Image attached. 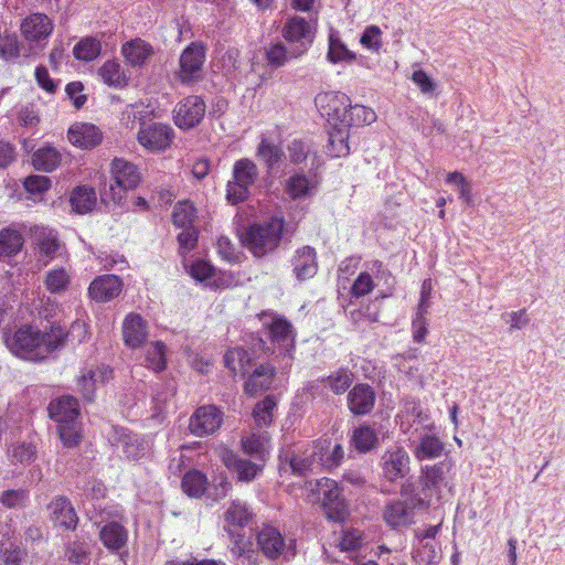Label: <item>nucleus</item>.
Returning a JSON list of instances; mask_svg holds the SVG:
<instances>
[{
  "label": "nucleus",
  "mask_w": 565,
  "mask_h": 565,
  "mask_svg": "<svg viewBox=\"0 0 565 565\" xmlns=\"http://www.w3.org/2000/svg\"><path fill=\"white\" fill-rule=\"evenodd\" d=\"M363 541L364 537L361 531L348 530L342 533L339 547L344 552L355 551L362 546Z\"/></svg>",
  "instance_id": "62"
},
{
  "label": "nucleus",
  "mask_w": 565,
  "mask_h": 565,
  "mask_svg": "<svg viewBox=\"0 0 565 565\" xmlns=\"http://www.w3.org/2000/svg\"><path fill=\"white\" fill-rule=\"evenodd\" d=\"M223 413L213 405L199 407L190 417L189 429L199 437L214 434L222 425Z\"/></svg>",
  "instance_id": "14"
},
{
  "label": "nucleus",
  "mask_w": 565,
  "mask_h": 565,
  "mask_svg": "<svg viewBox=\"0 0 565 565\" xmlns=\"http://www.w3.org/2000/svg\"><path fill=\"white\" fill-rule=\"evenodd\" d=\"M375 288V282L371 274L367 271H362L354 279L351 288L350 295L354 298H361L369 294H371Z\"/></svg>",
  "instance_id": "56"
},
{
  "label": "nucleus",
  "mask_w": 565,
  "mask_h": 565,
  "mask_svg": "<svg viewBox=\"0 0 565 565\" xmlns=\"http://www.w3.org/2000/svg\"><path fill=\"white\" fill-rule=\"evenodd\" d=\"M148 338L147 322L143 318L135 312L126 316L122 322L124 343L131 348H140Z\"/></svg>",
  "instance_id": "23"
},
{
  "label": "nucleus",
  "mask_w": 565,
  "mask_h": 565,
  "mask_svg": "<svg viewBox=\"0 0 565 565\" xmlns=\"http://www.w3.org/2000/svg\"><path fill=\"white\" fill-rule=\"evenodd\" d=\"M254 513L246 502L234 500L223 514L224 531L244 530L253 520Z\"/></svg>",
  "instance_id": "26"
},
{
  "label": "nucleus",
  "mask_w": 565,
  "mask_h": 565,
  "mask_svg": "<svg viewBox=\"0 0 565 565\" xmlns=\"http://www.w3.org/2000/svg\"><path fill=\"white\" fill-rule=\"evenodd\" d=\"M328 57L332 63L350 62L355 60V54L340 39L330 36Z\"/></svg>",
  "instance_id": "55"
},
{
  "label": "nucleus",
  "mask_w": 565,
  "mask_h": 565,
  "mask_svg": "<svg viewBox=\"0 0 565 565\" xmlns=\"http://www.w3.org/2000/svg\"><path fill=\"white\" fill-rule=\"evenodd\" d=\"M147 367L154 372L163 371L167 366L166 345L161 341L153 342L147 350L146 354Z\"/></svg>",
  "instance_id": "52"
},
{
  "label": "nucleus",
  "mask_w": 565,
  "mask_h": 565,
  "mask_svg": "<svg viewBox=\"0 0 565 565\" xmlns=\"http://www.w3.org/2000/svg\"><path fill=\"white\" fill-rule=\"evenodd\" d=\"M452 467L454 462L451 460L422 467L419 483L423 490L439 492L441 487L446 486V475Z\"/></svg>",
  "instance_id": "22"
},
{
  "label": "nucleus",
  "mask_w": 565,
  "mask_h": 565,
  "mask_svg": "<svg viewBox=\"0 0 565 565\" xmlns=\"http://www.w3.org/2000/svg\"><path fill=\"white\" fill-rule=\"evenodd\" d=\"M377 116L371 107L363 105H352L348 109L345 119H342V126L347 129L350 127H362L371 125L376 120Z\"/></svg>",
  "instance_id": "41"
},
{
  "label": "nucleus",
  "mask_w": 565,
  "mask_h": 565,
  "mask_svg": "<svg viewBox=\"0 0 565 565\" xmlns=\"http://www.w3.org/2000/svg\"><path fill=\"white\" fill-rule=\"evenodd\" d=\"M313 183L303 173L291 174L285 183V192L292 200L307 198L312 194Z\"/></svg>",
  "instance_id": "42"
},
{
  "label": "nucleus",
  "mask_w": 565,
  "mask_h": 565,
  "mask_svg": "<svg viewBox=\"0 0 565 565\" xmlns=\"http://www.w3.org/2000/svg\"><path fill=\"white\" fill-rule=\"evenodd\" d=\"M270 317V322L265 323L269 341L286 352H291L296 347L297 332L291 322L284 316L262 312L259 319Z\"/></svg>",
  "instance_id": "10"
},
{
  "label": "nucleus",
  "mask_w": 565,
  "mask_h": 565,
  "mask_svg": "<svg viewBox=\"0 0 565 565\" xmlns=\"http://www.w3.org/2000/svg\"><path fill=\"white\" fill-rule=\"evenodd\" d=\"M280 35L296 54L303 56L316 38V23L302 17L292 15L284 23Z\"/></svg>",
  "instance_id": "6"
},
{
  "label": "nucleus",
  "mask_w": 565,
  "mask_h": 565,
  "mask_svg": "<svg viewBox=\"0 0 565 565\" xmlns=\"http://www.w3.org/2000/svg\"><path fill=\"white\" fill-rule=\"evenodd\" d=\"M315 104L331 126H342V119L347 117L351 99L341 92H323L316 96Z\"/></svg>",
  "instance_id": "9"
},
{
  "label": "nucleus",
  "mask_w": 565,
  "mask_h": 565,
  "mask_svg": "<svg viewBox=\"0 0 565 565\" xmlns=\"http://www.w3.org/2000/svg\"><path fill=\"white\" fill-rule=\"evenodd\" d=\"M54 31V21L42 12H32L22 19L20 32L30 47H45Z\"/></svg>",
  "instance_id": "8"
},
{
  "label": "nucleus",
  "mask_w": 565,
  "mask_h": 565,
  "mask_svg": "<svg viewBox=\"0 0 565 565\" xmlns=\"http://www.w3.org/2000/svg\"><path fill=\"white\" fill-rule=\"evenodd\" d=\"M196 216V209L195 206L185 201V202H178L174 205L173 212H172V222L177 227L181 228H189L194 227L193 222Z\"/></svg>",
  "instance_id": "50"
},
{
  "label": "nucleus",
  "mask_w": 565,
  "mask_h": 565,
  "mask_svg": "<svg viewBox=\"0 0 565 565\" xmlns=\"http://www.w3.org/2000/svg\"><path fill=\"white\" fill-rule=\"evenodd\" d=\"M207 484V477L198 469L186 471L181 481L182 491L191 498H201L205 493Z\"/></svg>",
  "instance_id": "38"
},
{
  "label": "nucleus",
  "mask_w": 565,
  "mask_h": 565,
  "mask_svg": "<svg viewBox=\"0 0 565 565\" xmlns=\"http://www.w3.org/2000/svg\"><path fill=\"white\" fill-rule=\"evenodd\" d=\"M49 416L58 424L71 423L78 418L79 406L75 397L64 395L53 399L47 406Z\"/></svg>",
  "instance_id": "25"
},
{
  "label": "nucleus",
  "mask_w": 565,
  "mask_h": 565,
  "mask_svg": "<svg viewBox=\"0 0 565 565\" xmlns=\"http://www.w3.org/2000/svg\"><path fill=\"white\" fill-rule=\"evenodd\" d=\"M354 373L345 366H341L338 370L331 372L329 375L321 379V383L324 384L334 395H342L354 382Z\"/></svg>",
  "instance_id": "35"
},
{
  "label": "nucleus",
  "mask_w": 565,
  "mask_h": 565,
  "mask_svg": "<svg viewBox=\"0 0 565 565\" xmlns=\"http://www.w3.org/2000/svg\"><path fill=\"white\" fill-rule=\"evenodd\" d=\"M62 332L51 324L43 331L30 323L22 324L11 335L6 338V344L17 356L42 362L50 354L58 351L62 341Z\"/></svg>",
  "instance_id": "1"
},
{
  "label": "nucleus",
  "mask_w": 565,
  "mask_h": 565,
  "mask_svg": "<svg viewBox=\"0 0 565 565\" xmlns=\"http://www.w3.org/2000/svg\"><path fill=\"white\" fill-rule=\"evenodd\" d=\"M99 540L104 547L111 554L120 555V558L128 556V552L126 550L129 533L128 530L117 521H110L106 523L99 530Z\"/></svg>",
  "instance_id": "17"
},
{
  "label": "nucleus",
  "mask_w": 565,
  "mask_h": 565,
  "mask_svg": "<svg viewBox=\"0 0 565 565\" xmlns=\"http://www.w3.org/2000/svg\"><path fill=\"white\" fill-rule=\"evenodd\" d=\"M70 202L76 213L85 214L95 206L96 192L89 186H77L72 191Z\"/></svg>",
  "instance_id": "44"
},
{
  "label": "nucleus",
  "mask_w": 565,
  "mask_h": 565,
  "mask_svg": "<svg viewBox=\"0 0 565 565\" xmlns=\"http://www.w3.org/2000/svg\"><path fill=\"white\" fill-rule=\"evenodd\" d=\"M71 282V277L64 268H54L46 273L44 285L51 294L65 291Z\"/></svg>",
  "instance_id": "51"
},
{
  "label": "nucleus",
  "mask_w": 565,
  "mask_h": 565,
  "mask_svg": "<svg viewBox=\"0 0 565 565\" xmlns=\"http://www.w3.org/2000/svg\"><path fill=\"white\" fill-rule=\"evenodd\" d=\"M8 458L13 466H29L36 459V447L31 443H14L8 450Z\"/></svg>",
  "instance_id": "46"
},
{
  "label": "nucleus",
  "mask_w": 565,
  "mask_h": 565,
  "mask_svg": "<svg viewBox=\"0 0 565 565\" xmlns=\"http://www.w3.org/2000/svg\"><path fill=\"white\" fill-rule=\"evenodd\" d=\"M104 84L115 87L122 88L128 85V77L121 68V65L115 60L106 61L98 70Z\"/></svg>",
  "instance_id": "39"
},
{
  "label": "nucleus",
  "mask_w": 565,
  "mask_h": 565,
  "mask_svg": "<svg viewBox=\"0 0 565 565\" xmlns=\"http://www.w3.org/2000/svg\"><path fill=\"white\" fill-rule=\"evenodd\" d=\"M205 102L196 95H190L180 100L173 109L174 124L188 130L196 127L205 115Z\"/></svg>",
  "instance_id": "12"
},
{
  "label": "nucleus",
  "mask_w": 565,
  "mask_h": 565,
  "mask_svg": "<svg viewBox=\"0 0 565 565\" xmlns=\"http://www.w3.org/2000/svg\"><path fill=\"white\" fill-rule=\"evenodd\" d=\"M122 290V280L113 274L96 277L88 287L89 297L98 302H107L118 297Z\"/></svg>",
  "instance_id": "20"
},
{
  "label": "nucleus",
  "mask_w": 565,
  "mask_h": 565,
  "mask_svg": "<svg viewBox=\"0 0 565 565\" xmlns=\"http://www.w3.org/2000/svg\"><path fill=\"white\" fill-rule=\"evenodd\" d=\"M351 443L359 452H367L376 447L379 436L374 428L364 424L353 430Z\"/></svg>",
  "instance_id": "43"
},
{
  "label": "nucleus",
  "mask_w": 565,
  "mask_h": 565,
  "mask_svg": "<svg viewBox=\"0 0 565 565\" xmlns=\"http://www.w3.org/2000/svg\"><path fill=\"white\" fill-rule=\"evenodd\" d=\"M102 52V43L97 38H82L73 47V55L76 60L92 62L96 60Z\"/></svg>",
  "instance_id": "45"
},
{
  "label": "nucleus",
  "mask_w": 565,
  "mask_h": 565,
  "mask_svg": "<svg viewBox=\"0 0 565 565\" xmlns=\"http://www.w3.org/2000/svg\"><path fill=\"white\" fill-rule=\"evenodd\" d=\"M360 43L372 52H380L383 45L381 29L374 24L366 26L361 35Z\"/></svg>",
  "instance_id": "57"
},
{
  "label": "nucleus",
  "mask_w": 565,
  "mask_h": 565,
  "mask_svg": "<svg viewBox=\"0 0 565 565\" xmlns=\"http://www.w3.org/2000/svg\"><path fill=\"white\" fill-rule=\"evenodd\" d=\"M206 58V49L201 42H191L179 57V67L174 77L186 86H192L203 78V65Z\"/></svg>",
  "instance_id": "7"
},
{
  "label": "nucleus",
  "mask_w": 565,
  "mask_h": 565,
  "mask_svg": "<svg viewBox=\"0 0 565 565\" xmlns=\"http://www.w3.org/2000/svg\"><path fill=\"white\" fill-rule=\"evenodd\" d=\"M23 245L24 237L19 230L8 226L0 231V259L15 256Z\"/></svg>",
  "instance_id": "36"
},
{
  "label": "nucleus",
  "mask_w": 565,
  "mask_h": 565,
  "mask_svg": "<svg viewBox=\"0 0 565 565\" xmlns=\"http://www.w3.org/2000/svg\"><path fill=\"white\" fill-rule=\"evenodd\" d=\"M216 454L224 466L237 475L238 481L250 482L263 469L260 465L239 458L232 449L225 446L217 447Z\"/></svg>",
  "instance_id": "15"
},
{
  "label": "nucleus",
  "mask_w": 565,
  "mask_h": 565,
  "mask_svg": "<svg viewBox=\"0 0 565 565\" xmlns=\"http://www.w3.org/2000/svg\"><path fill=\"white\" fill-rule=\"evenodd\" d=\"M153 54V46L140 38L126 42L121 46V55L126 63L132 67L146 65Z\"/></svg>",
  "instance_id": "24"
},
{
  "label": "nucleus",
  "mask_w": 565,
  "mask_h": 565,
  "mask_svg": "<svg viewBox=\"0 0 565 565\" xmlns=\"http://www.w3.org/2000/svg\"><path fill=\"white\" fill-rule=\"evenodd\" d=\"M258 177V168L248 158L237 160L233 166L232 180L226 184V199L231 204H237L248 199L250 186Z\"/></svg>",
  "instance_id": "5"
},
{
  "label": "nucleus",
  "mask_w": 565,
  "mask_h": 565,
  "mask_svg": "<svg viewBox=\"0 0 565 565\" xmlns=\"http://www.w3.org/2000/svg\"><path fill=\"white\" fill-rule=\"evenodd\" d=\"M49 519L55 527L75 531L78 524L77 513L65 495L55 497L47 505Z\"/></svg>",
  "instance_id": "16"
},
{
  "label": "nucleus",
  "mask_w": 565,
  "mask_h": 565,
  "mask_svg": "<svg viewBox=\"0 0 565 565\" xmlns=\"http://www.w3.org/2000/svg\"><path fill=\"white\" fill-rule=\"evenodd\" d=\"M256 156L264 161L268 169H273L281 161L284 151L278 145L262 137L256 150Z\"/></svg>",
  "instance_id": "47"
},
{
  "label": "nucleus",
  "mask_w": 565,
  "mask_h": 565,
  "mask_svg": "<svg viewBox=\"0 0 565 565\" xmlns=\"http://www.w3.org/2000/svg\"><path fill=\"white\" fill-rule=\"evenodd\" d=\"M289 160L292 164H301L303 163L310 153L309 146L300 140V139H294L287 147Z\"/></svg>",
  "instance_id": "61"
},
{
  "label": "nucleus",
  "mask_w": 565,
  "mask_h": 565,
  "mask_svg": "<svg viewBox=\"0 0 565 565\" xmlns=\"http://www.w3.org/2000/svg\"><path fill=\"white\" fill-rule=\"evenodd\" d=\"M446 183L456 184L459 190V198L467 204L472 203L471 186L462 173L458 171L448 173Z\"/></svg>",
  "instance_id": "59"
},
{
  "label": "nucleus",
  "mask_w": 565,
  "mask_h": 565,
  "mask_svg": "<svg viewBox=\"0 0 565 565\" xmlns=\"http://www.w3.org/2000/svg\"><path fill=\"white\" fill-rule=\"evenodd\" d=\"M267 441L268 438L266 435L250 434L249 436L242 439V450L246 455L256 456L264 460Z\"/></svg>",
  "instance_id": "53"
},
{
  "label": "nucleus",
  "mask_w": 565,
  "mask_h": 565,
  "mask_svg": "<svg viewBox=\"0 0 565 565\" xmlns=\"http://www.w3.org/2000/svg\"><path fill=\"white\" fill-rule=\"evenodd\" d=\"M253 355L244 348H232L224 354V364L233 375L245 376L252 365Z\"/></svg>",
  "instance_id": "33"
},
{
  "label": "nucleus",
  "mask_w": 565,
  "mask_h": 565,
  "mask_svg": "<svg viewBox=\"0 0 565 565\" xmlns=\"http://www.w3.org/2000/svg\"><path fill=\"white\" fill-rule=\"evenodd\" d=\"M109 199L114 204H121L126 192L135 190L141 182V173L136 164L122 158H115L110 163Z\"/></svg>",
  "instance_id": "4"
},
{
  "label": "nucleus",
  "mask_w": 565,
  "mask_h": 565,
  "mask_svg": "<svg viewBox=\"0 0 565 565\" xmlns=\"http://www.w3.org/2000/svg\"><path fill=\"white\" fill-rule=\"evenodd\" d=\"M275 374L276 369L273 365H258L245 382V393L249 396H255L259 392L268 390L273 383Z\"/></svg>",
  "instance_id": "28"
},
{
  "label": "nucleus",
  "mask_w": 565,
  "mask_h": 565,
  "mask_svg": "<svg viewBox=\"0 0 565 565\" xmlns=\"http://www.w3.org/2000/svg\"><path fill=\"white\" fill-rule=\"evenodd\" d=\"M25 556L26 552L19 546L4 547L3 544L0 545V558L4 565H21Z\"/></svg>",
  "instance_id": "63"
},
{
  "label": "nucleus",
  "mask_w": 565,
  "mask_h": 565,
  "mask_svg": "<svg viewBox=\"0 0 565 565\" xmlns=\"http://www.w3.org/2000/svg\"><path fill=\"white\" fill-rule=\"evenodd\" d=\"M51 327H56L62 332V341L58 345V350L63 349L68 341L73 343H83L87 341L89 337L88 324L83 320H75L68 329L62 326L60 322H52Z\"/></svg>",
  "instance_id": "40"
},
{
  "label": "nucleus",
  "mask_w": 565,
  "mask_h": 565,
  "mask_svg": "<svg viewBox=\"0 0 565 565\" xmlns=\"http://www.w3.org/2000/svg\"><path fill=\"white\" fill-rule=\"evenodd\" d=\"M260 552L269 559H276L286 551V540L281 532L269 524L262 526L256 536Z\"/></svg>",
  "instance_id": "19"
},
{
  "label": "nucleus",
  "mask_w": 565,
  "mask_h": 565,
  "mask_svg": "<svg viewBox=\"0 0 565 565\" xmlns=\"http://www.w3.org/2000/svg\"><path fill=\"white\" fill-rule=\"evenodd\" d=\"M308 488L320 502L328 520L342 523L349 512L338 483L330 478H321L308 483Z\"/></svg>",
  "instance_id": "3"
},
{
  "label": "nucleus",
  "mask_w": 565,
  "mask_h": 565,
  "mask_svg": "<svg viewBox=\"0 0 565 565\" xmlns=\"http://www.w3.org/2000/svg\"><path fill=\"white\" fill-rule=\"evenodd\" d=\"M328 145L326 147V152L330 158H343L349 156L350 146H349V129L344 126H332L328 131Z\"/></svg>",
  "instance_id": "30"
},
{
  "label": "nucleus",
  "mask_w": 565,
  "mask_h": 565,
  "mask_svg": "<svg viewBox=\"0 0 565 565\" xmlns=\"http://www.w3.org/2000/svg\"><path fill=\"white\" fill-rule=\"evenodd\" d=\"M294 273L298 280L312 278L318 271L317 253L313 247L298 248L292 258Z\"/></svg>",
  "instance_id": "27"
},
{
  "label": "nucleus",
  "mask_w": 565,
  "mask_h": 565,
  "mask_svg": "<svg viewBox=\"0 0 565 565\" xmlns=\"http://www.w3.org/2000/svg\"><path fill=\"white\" fill-rule=\"evenodd\" d=\"M376 393L367 383H358L349 392L347 404L349 411L355 416H365L372 413L375 406Z\"/></svg>",
  "instance_id": "18"
},
{
  "label": "nucleus",
  "mask_w": 565,
  "mask_h": 565,
  "mask_svg": "<svg viewBox=\"0 0 565 565\" xmlns=\"http://www.w3.org/2000/svg\"><path fill=\"white\" fill-rule=\"evenodd\" d=\"M284 227V220L278 217L255 222L244 228L241 242L253 256L260 258L273 253L279 246Z\"/></svg>",
  "instance_id": "2"
},
{
  "label": "nucleus",
  "mask_w": 565,
  "mask_h": 565,
  "mask_svg": "<svg viewBox=\"0 0 565 565\" xmlns=\"http://www.w3.org/2000/svg\"><path fill=\"white\" fill-rule=\"evenodd\" d=\"M70 142L81 149H93L103 140L102 130L89 122H76L67 131Z\"/></svg>",
  "instance_id": "21"
},
{
  "label": "nucleus",
  "mask_w": 565,
  "mask_h": 565,
  "mask_svg": "<svg viewBox=\"0 0 565 565\" xmlns=\"http://www.w3.org/2000/svg\"><path fill=\"white\" fill-rule=\"evenodd\" d=\"M382 476L390 482L405 478L411 470V458L402 446L387 448L381 457Z\"/></svg>",
  "instance_id": "11"
},
{
  "label": "nucleus",
  "mask_w": 565,
  "mask_h": 565,
  "mask_svg": "<svg viewBox=\"0 0 565 565\" xmlns=\"http://www.w3.org/2000/svg\"><path fill=\"white\" fill-rule=\"evenodd\" d=\"M57 433L61 441L67 448L76 447L82 438L81 429L76 420L58 424Z\"/></svg>",
  "instance_id": "54"
},
{
  "label": "nucleus",
  "mask_w": 565,
  "mask_h": 565,
  "mask_svg": "<svg viewBox=\"0 0 565 565\" xmlns=\"http://www.w3.org/2000/svg\"><path fill=\"white\" fill-rule=\"evenodd\" d=\"M383 519L393 529L407 526L412 523L413 511L404 501H393L385 505Z\"/></svg>",
  "instance_id": "34"
},
{
  "label": "nucleus",
  "mask_w": 565,
  "mask_h": 565,
  "mask_svg": "<svg viewBox=\"0 0 565 565\" xmlns=\"http://www.w3.org/2000/svg\"><path fill=\"white\" fill-rule=\"evenodd\" d=\"M243 530L226 532L231 541V553L235 557H242L250 550V542L246 539Z\"/></svg>",
  "instance_id": "60"
},
{
  "label": "nucleus",
  "mask_w": 565,
  "mask_h": 565,
  "mask_svg": "<svg viewBox=\"0 0 565 565\" xmlns=\"http://www.w3.org/2000/svg\"><path fill=\"white\" fill-rule=\"evenodd\" d=\"M277 406L274 395L265 396L253 409V418L258 427H267L273 422V413Z\"/></svg>",
  "instance_id": "49"
},
{
  "label": "nucleus",
  "mask_w": 565,
  "mask_h": 565,
  "mask_svg": "<svg viewBox=\"0 0 565 565\" xmlns=\"http://www.w3.org/2000/svg\"><path fill=\"white\" fill-rule=\"evenodd\" d=\"M76 385L78 392L86 401L92 402L94 399L97 383L95 382L93 374H88L87 371H84L77 377Z\"/></svg>",
  "instance_id": "64"
},
{
  "label": "nucleus",
  "mask_w": 565,
  "mask_h": 565,
  "mask_svg": "<svg viewBox=\"0 0 565 565\" xmlns=\"http://www.w3.org/2000/svg\"><path fill=\"white\" fill-rule=\"evenodd\" d=\"M299 57L287 43L280 41L270 42L264 47L265 62L271 68L282 67L291 60Z\"/></svg>",
  "instance_id": "29"
},
{
  "label": "nucleus",
  "mask_w": 565,
  "mask_h": 565,
  "mask_svg": "<svg viewBox=\"0 0 565 565\" xmlns=\"http://www.w3.org/2000/svg\"><path fill=\"white\" fill-rule=\"evenodd\" d=\"M445 443L436 435H423L413 449L414 457L419 460H431L443 456Z\"/></svg>",
  "instance_id": "31"
},
{
  "label": "nucleus",
  "mask_w": 565,
  "mask_h": 565,
  "mask_svg": "<svg viewBox=\"0 0 565 565\" xmlns=\"http://www.w3.org/2000/svg\"><path fill=\"white\" fill-rule=\"evenodd\" d=\"M22 43L14 32L4 30L0 33V58L3 61L17 60L21 55Z\"/></svg>",
  "instance_id": "48"
},
{
  "label": "nucleus",
  "mask_w": 565,
  "mask_h": 565,
  "mask_svg": "<svg viewBox=\"0 0 565 565\" xmlns=\"http://www.w3.org/2000/svg\"><path fill=\"white\" fill-rule=\"evenodd\" d=\"M61 152L52 146H43L32 154V164L38 171L52 172L61 164Z\"/></svg>",
  "instance_id": "37"
},
{
  "label": "nucleus",
  "mask_w": 565,
  "mask_h": 565,
  "mask_svg": "<svg viewBox=\"0 0 565 565\" xmlns=\"http://www.w3.org/2000/svg\"><path fill=\"white\" fill-rule=\"evenodd\" d=\"M174 131L169 125L154 122L142 126L138 131V142L146 149L161 151L169 148L173 141Z\"/></svg>",
  "instance_id": "13"
},
{
  "label": "nucleus",
  "mask_w": 565,
  "mask_h": 565,
  "mask_svg": "<svg viewBox=\"0 0 565 565\" xmlns=\"http://www.w3.org/2000/svg\"><path fill=\"white\" fill-rule=\"evenodd\" d=\"M29 499V491L25 489L6 490L0 495V502L8 509L24 507Z\"/></svg>",
  "instance_id": "58"
},
{
  "label": "nucleus",
  "mask_w": 565,
  "mask_h": 565,
  "mask_svg": "<svg viewBox=\"0 0 565 565\" xmlns=\"http://www.w3.org/2000/svg\"><path fill=\"white\" fill-rule=\"evenodd\" d=\"M33 237L39 253L50 260L53 259L61 247L57 233L47 227H36Z\"/></svg>",
  "instance_id": "32"
}]
</instances>
